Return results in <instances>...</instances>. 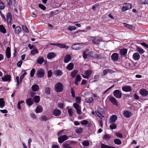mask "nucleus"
<instances>
[{"label": "nucleus", "instance_id": "nucleus-1", "mask_svg": "<svg viewBox=\"0 0 148 148\" xmlns=\"http://www.w3.org/2000/svg\"><path fill=\"white\" fill-rule=\"evenodd\" d=\"M63 131H62L58 134L59 136L61 135L58 138V141L60 143H62L64 141L68 139V136L66 135H62L63 134L62 132Z\"/></svg>", "mask_w": 148, "mask_h": 148}, {"label": "nucleus", "instance_id": "nucleus-2", "mask_svg": "<svg viewBox=\"0 0 148 148\" xmlns=\"http://www.w3.org/2000/svg\"><path fill=\"white\" fill-rule=\"evenodd\" d=\"M54 88L57 92H61L63 90V86L61 83L59 82L55 85Z\"/></svg>", "mask_w": 148, "mask_h": 148}, {"label": "nucleus", "instance_id": "nucleus-3", "mask_svg": "<svg viewBox=\"0 0 148 148\" xmlns=\"http://www.w3.org/2000/svg\"><path fill=\"white\" fill-rule=\"evenodd\" d=\"M91 39L92 40V42L94 44H99L100 42L102 41V39L100 38L99 39L96 38V37L92 36L91 37Z\"/></svg>", "mask_w": 148, "mask_h": 148}, {"label": "nucleus", "instance_id": "nucleus-4", "mask_svg": "<svg viewBox=\"0 0 148 148\" xmlns=\"http://www.w3.org/2000/svg\"><path fill=\"white\" fill-rule=\"evenodd\" d=\"M45 70L41 69H38L36 72V75L39 78L42 77L44 75Z\"/></svg>", "mask_w": 148, "mask_h": 148}, {"label": "nucleus", "instance_id": "nucleus-5", "mask_svg": "<svg viewBox=\"0 0 148 148\" xmlns=\"http://www.w3.org/2000/svg\"><path fill=\"white\" fill-rule=\"evenodd\" d=\"M107 99L108 101L112 103L113 104L115 105L116 106H118V104L115 98L114 97L109 96L107 97Z\"/></svg>", "mask_w": 148, "mask_h": 148}, {"label": "nucleus", "instance_id": "nucleus-6", "mask_svg": "<svg viewBox=\"0 0 148 148\" xmlns=\"http://www.w3.org/2000/svg\"><path fill=\"white\" fill-rule=\"evenodd\" d=\"M92 71L90 70H88L85 72L84 74L82 75V77L84 78H88L92 73Z\"/></svg>", "mask_w": 148, "mask_h": 148}, {"label": "nucleus", "instance_id": "nucleus-7", "mask_svg": "<svg viewBox=\"0 0 148 148\" xmlns=\"http://www.w3.org/2000/svg\"><path fill=\"white\" fill-rule=\"evenodd\" d=\"M113 93L114 96L117 98H120L122 96L121 93L118 90H115Z\"/></svg>", "mask_w": 148, "mask_h": 148}, {"label": "nucleus", "instance_id": "nucleus-8", "mask_svg": "<svg viewBox=\"0 0 148 148\" xmlns=\"http://www.w3.org/2000/svg\"><path fill=\"white\" fill-rule=\"evenodd\" d=\"M73 106L75 109L77 110V113L80 114L82 113L81 111V107L79 104L76 103H73Z\"/></svg>", "mask_w": 148, "mask_h": 148}, {"label": "nucleus", "instance_id": "nucleus-9", "mask_svg": "<svg viewBox=\"0 0 148 148\" xmlns=\"http://www.w3.org/2000/svg\"><path fill=\"white\" fill-rule=\"evenodd\" d=\"M11 79V77L10 75L6 74L2 78V80L3 82H10Z\"/></svg>", "mask_w": 148, "mask_h": 148}, {"label": "nucleus", "instance_id": "nucleus-10", "mask_svg": "<svg viewBox=\"0 0 148 148\" xmlns=\"http://www.w3.org/2000/svg\"><path fill=\"white\" fill-rule=\"evenodd\" d=\"M6 20L8 24H11L12 21V16L10 13H8L7 14Z\"/></svg>", "mask_w": 148, "mask_h": 148}, {"label": "nucleus", "instance_id": "nucleus-11", "mask_svg": "<svg viewBox=\"0 0 148 148\" xmlns=\"http://www.w3.org/2000/svg\"><path fill=\"white\" fill-rule=\"evenodd\" d=\"M140 94L142 96H147L148 94V91L145 89H141L139 91Z\"/></svg>", "mask_w": 148, "mask_h": 148}, {"label": "nucleus", "instance_id": "nucleus-12", "mask_svg": "<svg viewBox=\"0 0 148 148\" xmlns=\"http://www.w3.org/2000/svg\"><path fill=\"white\" fill-rule=\"evenodd\" d=\"M82 45L80 43L74 44L72 46V48L74 50H78L80 49Z\"/></svg>", "mask_w": 148, "mask_h": 148}, {"label": "nucleus", "instance_id": "nucleus-13", "mask_svg": "<svg viewBox=\"0 0 148 148\" xmlns=\"http://www.w3.org/2000/svg\"><path fill=\"white\" fill-rule=\"evenodd\" d=\"M112 60L114 61H116L119 59V55L116 53H113L111 56Z\"/></svg>", "mask_w": 148, "mask_h": 148}, {"label": "nucleus", "instance_id": "nucleus-14", "mask_svg": "<svg viewBox=\"0 0 148 148\" xmlns=\"http://www.w3.org/2000/svg\"><path fill=\"white\" fill-rule=\"evenodd\" d=\"M140 58V56L138 53L136 52L134 53L132 55L133 59L135 61L138 60Z\"/></svg>", "mask_w": 148, "mask_h": 148}, {"label": "nucleus", "instance_id": "nucleus-15", "mask_svg": "<svg viewBox=\"0 0 148 148\" xmlns=\"http://www.w3.org/2000/svg\"><path fill=\"white\" fill-rule=\"evenodd\" d=\"M57 55L54 52H51L48 53L47 56V58L49 59H51L56 57Z\"/></svg>", "mask_w": 148, "mask_h": 148}, {"label": "nucleus", "instance_id": "nucleus-16", "mask_svg": "<svg viewBox=\"0 0 148 148\" xmlns=\"http://www.w3.org/2000/svg\"><path fill=\"white\" fill-rule=\"evenodd\" d=\"M117 117L116 116L113 115L110 118L109 123H114L116 120Z\"/></svg>", "mask_w": 148, "mask_h": 148}, {"label": "nucleus", "instance_id": "nucleus-17", "mask_svg": "<svg viewBox=\"0 0 148 148\" xmlns=\"http://www.w3.org/2000/svg\"><path fill=\"white\" fill-rule=\"evenodd\" d=\"M81 79L82 77L79 74L77 75L75 78V84L77 86L79 84V82L81 81Z\"/></svg>", "mask_w": 148, "mask_h": 148}, {"label": "nucleus", "instance_id": "nucleus-18", "mask_svg": "<svg viewBox=\"0 0 148 148\" xmlns=\"http://www.w3.org/2000/svg\"><path fill=\"white\" fill-rule=\"evenodd\" d=\"M61 113V110L58 109H56L53 111V114L55 116L60 115Z\"/></svg>", "mask_w": 148, "mask_h": 148}, {"label": "nucleus", "instance_id": "nucleus-19", "mask_svg": "<svg viewBox=\"0 0 148 148\" xmlns=\"http://www.w3.org/2000/svg\"><path fill=\"white\" fill-rule=\"evenodd\" d=\"M63 74L62 71L59 69L56 70L54 72V75L57 77L61 76Z\"/></svg>", "mask_w": 148, "mask_h": 148}, {"label": "nucleus", "instance_id": "nucleus-20", "mask_svg": "<svg viewBox=\"0 0 148 148\" xmlns=\"http://www.w3.org/2000/svg\"><path fill=\"white\" fill-rule=\"evenodd\" d=\"M122 89L123 91L125 92H129L132 90L131 87L130 86H125L123 87Z\"/></svg>", "mask_w": 148, "mask_h": 148}, {"label": "nucleus", "instance_id": "nucleus-21", "mask_svg": "<svg viewBox=\"0 0 148 148\" xmlns=\"http://www.w3.org/2000/svg\"><path fill=\"white\" fill-rule=\"evenodd\" d=\"M123 114L127 118L130 117L132 115V114L128 110H125L123 112Z\"/></svg>", "mask_w": 148, "mask_h": 148}, {"label": "nucleus", "instance_id": "nucleus-22", "mask_svg": "<svg viewBox=\"0 0 148 148\" xmlns=\"http://www.w3.org/2000/svg\"><path fill=\"white\" fill-rule=\"evenodd\" d=\"M71 59V57L70 55L67 54L66 55L64 58V62L65 63L69 62Z\"/></svg>", "mask_w": 148, "mask_h": 148}, {"label": "nucleus", "instance_id": "nucleus-23", "mask_svg": "<svg viewBox=\"0 0 148 148\" xmlns=\"http://www.w3.org/2000/svg\"><path fill=\"white\" fill-rule=\"evenodd\" d=\"M114 72L112 70L110 69H104L103 71V75H106L108 73H112Z\"/></svg>", "mask_w": 148, "mask_h": 148}, {"label": "nucleus", "instance_id": "nucleus-24", "mask_svg": "<svg viewBox=\"0 0 148 148\" xmlns=\"http://www.w3.org/2000/svg\"><path fill=\"white\" fill-rule=\"evenodd\" d=\"M6 56L8 58H9L10 57V49L9 47L7 48L6 51Z\"/></svg>", "mask_w": 148, "mask_h": 148}, {"label": "nucleus", "instance_id": "nucleus-25", "mask_svg": "<svg viewBox=\"0 0 148 148\" xmlns=\"http://www.w3.org/2000/svg\"><path fill=\"white\" fill-rule=\"evenodd\" d=\"M33 100L32 98H29L26 100L27 104L29 106H31L33 103Z\"/></svg>", "mask_w": 148, "mask_h": 148}, {"label": "nucleus", "instance_id": "nucleus-26", "mask_svg": "<svg viewBox=\"0 0 148 148\" xmlns=\"http://www.w3.org/2000/svg\"><path fill=\"white\" fill-rule=\"evenodd\" d=\"M32 91L35 92L37 91L39 89V86L37 84H34L31 87Z\"/></svg>", "mask_w": 148, "mask_h": 148}, {"label": "nucleus", "instance_id": "nucleus-27", "mask_svg": "<svg viewBox=\"0 0 148 148\" xmlns=\"http://www.w3.org/2000/svg\"><path fill=\"white\" fill-rule=\"evenodd\" d=\"M42 111V108L40 106H38L36 110V112L37 113L41 112Z\"/></svg>", "mask_w": 148, "mask_h": 148}, {"label": "nucleus", "instance_id": "nucleus-28", "mask_svg": "<svg viewBox=\"0 0 148 148\" xmlns=\"http://www.w3.org/2000/svg\"><path fill=\"white\" fill-rule=\"evenodd\" d=\"M57 46L58 47L62 48H66V49H67L69 48L67 46L64 44L60 43H57Z\"/></svg>", "mask_w": 148, "mask_h": 148}, {"label": "nucleus", "instance_id": "nucleus-29", "mask_svg": "<svg viewBox=\"0 0 148 148\" xmlns=\"http://www.w3.org/2000/svg\"><path fill=\"white\" fill-rule=\"evenodd\" d=\"M0 31L3 34H5L6 33L5 27L2 25H0Z\"/></svg>", "mask_w": 148, "mask_h": 148}, {"label": "nucleus", "instance_id": "nucleus-30", "mask_svg": "<svg viewBox=\"0 0 148 148\" xmlns=\"http://www.w3.org/2000/svg\"><path fill=\"white\" fill-rule=\"evenodd\" d=\"M74 65L72 63H69L66 67V69L69 70H72L74 67Z\"/></svg>", "mask_w": 148, "mask_h": 148}, {"label": "nucleus", "instance_id": "nucleus-31", "mask_svg": "<svg viewBox=\"0 0 148 148\" xmlns=\"http://www.w3.org/2000/svg\"><path fill=\"white\" fill-rule=\"evenodd\" d=\"M21 31V28L19 26H17L15 29V32L16 34H19Z\"/></svg>", "mask_w": 148, "mask_h": 148}, {"label": "nucleus", "instance_id": "nucleus-32", "mask_svg": "<svg viewBox=\"0 0 148 148\" xmlns=\"http://www.w3.org/2000/svg\"><path fill=\"white\" fill-rule=\"evenodd\" d=\"M44 62L43 58L42 57H39L37 60V62L39 64H41Z\"/></svg>", "mask_w": 148, "mask_h": 148}, {"label": "nucleus", "instance_id": "nucleus-33", "mask_svg": "<svg viewBox=\"0 0 148 148\" xmlns=\"http://www.w3.org/2000/svg\"><path fill=\"white\" fill-rule=\"evenodd\" d=\"M78 71L76 70H74L72 71L71 73V76L72 77H74L77 73Z\"/></svg>", "mask_w": 148, "mask_h": 148}, {"label": "nucleus", "instance_id": "nucleus-34", "mask_svg": "<svg viewBox=\"0 0 148 148\" xmlns=\"http://www.w3.org/2000/svg\"><path fill=\"white\" fill-rule=\"evenodd\" d=\"M127 50L126 49H123L121 50L120 53L123 56H124L127 53Z\"/></svg>", "mask_w": 148, "mask_h": 148}, {"label": "nucleus", "instance_id": "nucleus-35", "mask_svg": "<svg viewBox=\"0 0 148 148\" xmlns=\"http://www.w3.org/2000/svg\"><path fill=\"white\" fill-rule=\"evenodd\" d=\"M136 48L137 51L141 54H143L145 52L143 49L138 46Z\"/></svg>", "mask_w": 148, "mask_h": 148}, {"label": "nucleus", "instance_id": "nucleus-36", "mask_svg": "<svg viewBox=\"0 0 148 148\" xmlns=\"http://www.w3.org/2000/svg\"><path fill=\"white\" fill-rule=\"evenodd\" d=\"M34 99L35 103H38L40 101V98L39 96H36L34 97Z\"/></svg>", "mask_w": 148, "mask_h": 148}, {"label": "nucleus", "instance_id": "nucleus-37", "mask_svg": "<svg viewBox=\"0 0 148 148\" xmlns=\"http://www.w3.org/2000/svg\"><path fill=\"white\" fill-rule=\"evenodd\" d=\"M5 102L4 101L3 98L0 99V107L1 108L5 106Z\"/></svg>", "mask_w": 148, "mask_h": 148}, {"label": "nucleus", "instance_id": "nucleus-38", "mask_svg": "<svg viewBox=\"0 0 148 148\" xmlns=\"http://www.w3.org/2000/svg\"><path fill=\"white\" fill-rule=\"evenodd\" d=\"M114 143L117 145H119L121 144V142L120 140L119 139H115L114 140Z\"/></svg>", "mask_w": 148, "mask_h": 148}, {"label": "nucleus", "instance_id": "nucleus-39", "mask_svg": "<svg viewBox=\"0 0 148 148\" xmlns=\"http://www.w3.org/2000/svg\"><path fill=\"white\" fill-rule=\"evenodd\" d=\"M101 148H116L114 147H111L104 144H102L101 146Z\"/></svg>", "mask_w": 148, "mask_h": 148}, {"label": "nucleus", "instance_id": "nucleus-40", "mask_svg": "<svg viewBox=\"0 0 148 148\" xmlns=\"http://www.w3.org/2000/svg\"><path fill=\"white\" fill-rule=\"evenodd\" d=\"M124 6H125L127 8H128V9H131L132 8V5L131 4L129 3H125L123 5Z\"/></svg>", "mask_w": 148, "mask_h": 148}, {"label": "nucleus", "instance_id": "nucleus-41", "mask_svg": "<svg viewBox=\"0 0 148 148\" xmlns=\"http://www.w3.org/2000/svg\"><path fill=\"white\" fill-rule=\"evenodd\" d=\"M94 101L93 98L91 97H89L86 98V102L88 103H90Z\"/></svg>", "mask_w": 148, "mask_h": 148}, {"label": "nucleus", "instance_id": "nucleus-42", "mask_svg": "<svg viewBox=\"0 0 148 148\" xmlns=\"http://www.w3.org/2000/svg\"><path fill=\"white\" fill-rule=\"evenodd\" d=\"M38 51L36 49H34L31 51V54L33 55H34L38 53Z\"/></svg>", "mask_w": 148, "mask_h": 148}, {"label": "nucleus", "instance_id": "nucleus-43", "mask_svg": "<svg viewBox=\"0 0 148 148\" xmlns=\"http://www.w3.org/2000/svg\"><path fill=\"white\" fill-rule=\"evenodd\" d=\"M74 110L72 109H69L68 110V112L69 116H73Z\"/></svg>", "mask_w": 148, "mask_h": 148}, {"label": "nucleus", "instance_id": "nucleus-44", "mask_svg": "<svg viewBox=\"0 0 148 148\" xmlns=\"http://www.w3.org/2000/svg\"><path fill=\"white\" fill-rule=\"evenodd\" d=\"M123 25L125 27L130 29H132L133 27V26L132 25L127 24L126 23H124Z\"/></svg>", "mask_w": 148, "mask_h": 148}, {"label": "nucleus", "instance_id": "nucleus-45", "mask_svg": "<svg viewBox=\"0 0 148 148\" xmlns=\"http://www.w3.org/2000/svg\"><path fill=\"white\" fill-rule=\"evenodd\" d=\"M99 77V75H96L94 76L93 79H94L92 81V82H95L97 81L98 80V79Z\"/></svg>", "mask_w": 148, "mask_h": 148}, {"label": "nucleus", "instance_id": "nucleus-46", "mask_svg": "<svg viewBox=\"0 0 148 148\" xmlns=\"http://www.w3.org/2000/svg\"><path fill=\"white\" fill-rule=\"evenodd\" d=\"M76 29V27L74 26H69L68 28V29L71 31L75 30Z\"/></svg>", "mask_w": 148, "mask_h": 148}, {"label": "nucleus", "instance_id": "nucleus-47", "mask_svg": "<svg viewBox=\"0 0 148 148\" xmlns=\"http://www.w3.org/2000/svg\"><path fill=\"white\" fill-rule=\"evenodd\" d=\"M35 72V69H32L30 73V76L31 77H34Z\"/></svg>", "mask_w": 148, "mask_h": 148}, {"label": "nucleus", "instance_id": "nucleus-48", "mask_svg": "<svg viewBox=\"0 0 148 148\" xmlns=\"http://www.w3.org/2000/svg\"><path fill=\"white\" fill-rule=\"evenodd\" d=\"M111 130L115 129L116 127V125L114 123H112L109 126Z\"/></svg>", "mask_w": 148, "mask_h": 148}, {"label": "nucleus", "instance_id": "nucleus-49", "mask_svg": "<svg viewBox=\"0 0 148 148\" xmlns=\"http://www.w3.org/2000/svg\"><path fill=\"white\" fill-rule=\"evenodd\" d=\"M82 144L84 146H87L89 145V143L88 141L84 140L82 143Z\"/></svg>", "mask_w": 148, "mask_h": 148}, {"label": "nucleus", "instance_id": "nucleus-50", "mask_svg": "<svg viewBox=\"0 0 148 148\" xmlns=\"http://www.w3.org/2000/svg\"><path fill=\"white\" fill-rule=\"evenodd\" d=\"M83 130L82 128H78L76 130L75 132L78 134H80L82 132Z\"/></svg>", "mask_w": 148, "mask_h": 148}, {"label": "nucleus", "instance_id": "nucleus-51", "mask_svg": "<svg viewBox=\"0 0 148 148\" xmlns=\"http://www.w3.org/2000/svg\"><path fill=\"white\" fill-rule=\"evenodd\" d=\"M110 138V136L108 134H106L103 137V138L107 140H109Z\"/></svg>", "mask_w": 148, "mask_h": 148}, {"label": "nucleus", "instance_id": "nucleus-52", "mask_svg": "<svg viewBox=\"0 0 148 148\" xmlns=\"http://www.w3.org/2000/svg\"><path fill=\"white\" fill-rule=\"evenodd\" d=\"M45 92L47 94H49L50 93V88L49 87H47L45 89Z\"/></svg>", "mask_w": 148, "mask_h": 148}, {"label": "nucleus", "instance_id": "nucleus-53", "mask_svg": "<svg viewBox=\"0 0 148 148\" xmlns=\"http://www.w3.org/2000/svg\"><path fill=\"white\" fill-rule=\"evenodd\" d=\"M71 93L72 95V96L74 98L75 97V92L74 91V90H73V88H71Z\"/></svg>", "mask_w": 148, "mask_h": 148}, {"label": "nucleus", "instance_id": "nucleus-54", "mask_svg": "<svg viewBox=\"0 0 148 148\" xmlns=\"http://www.w3.org/2000/svg\"><path fill=\"white\" fill-rule=\"evenodd\" d=\"M4 8V5L3 3L0 1V9L3 10Z\"/></svg>", "mask_w": 148, "mask_h": 148}, {"label": "nucleus", "instance_id": "nucleus-55", "mask_svg": "<svg viewBox=\"0 0 148 148\" xmlns=\"http://www.w3.org/2000/svg\"><path fill=\"white\" fill-rule=\"evenodd\" d=\"M95 112L96 114L99 117H101L103 116L101 114V113H100V112H99L98 111H95Z\"/></svg>", "mask_w": 148, "mask_h": 148}, {"label": "nucleus", "instance_id": "nucleus-56", "mask_svg": "<svg viewBox=\"0 0 148 148\" xmlns=\"http://www.w3.org/2000/svg\"><path fill=\"white\" fill-rule=\"evenodd\" d=\"M99 5V4L98 3H97L92 6V8L93 10H95V8L98 7Z\"/></svg>", "mask_w": 148, "mask_h": 148}, {"label": "nucleus", "instance_id": "nucleus-57", "mask_svg": "<svg viewBox=\"0 0 148 148\" xmlns=\"http://www.w3.org/2000/svg\"><path fill=\"white\" fill-rule=\"evenodd\" d=\"M22 28L23 30L24 31V32H28V29L25 25H23L22 26Z\"/></svg>", "mask_w": 148, "mask_h": 148}, {"label": "nucleus", "instance_id": "nucleus-58", "mask_svg": "<svg viewBox=\"0 0 148 148\" xmlns=\"http://www.w3.org/2000/svg\"><path fill=\"white\" fill-rule=\"evenodd\" d=\"M88 121L86 120H84L82 121L81 123V124L83 125H86L88 123Z\"/></svg>", "mask_w": 148, "mask_h": 148}, {"label": "nucleus", "instance_id": "nucleus-59", "mask_svg": "<svg viewBox=\"0 0 148 148\" xmlns=\"http://www.w3.org/2000/svg\"><path fill=\"white\" fill-rule=\"evenodd\" d=\"M39 7L41 9L45 10L46 9V7L45 6L41 4H39L38 5Z\"/></svg>", "mask_w": 148, "mask_h": 148}, {"label": "nucleus", "instance_id": "nucleus-60", "mask_svg": "<svg viewBox=\"0 0 148 148\" xmlns=\"http://www.w3.org/2000/svg\"><path fill=\"white\" fill-rule=\"evenodd\" d=\"M81 99L80 97H76V102L77 103H80L81 102Z\"/></svg>", "mask_w": 148, "mask_h": 148}, {"label": "nucleus", "instance_id": "nucleus-61", "mask_svg": "<svg viewBox=\"0 0 148 148\" xmlns=\"http://www.w3.org/2000/svg\"><path fill=\"white\" fill-rule=\"evenodd\" d=\"M64 148H73L70 146L69 145L65 143L63 144Z\"/></svg>", "mask_w": 148, "mask_h": 148}, {"label": "nucleus", "instance_id": "nucleus-62", "mask_svg": "<svg viewBox=\"0 0 148 148\" xmlns=\"http://www.w3.org/2000/svg\"><path fill=\"white\" fill-rule=\"evenodd\" d=\"M41 119L43 121H46L48 119L47 117L45 116H43L41 117Z\"/></svg>", "mask_w": 148, "mask_h": 148}, {"label": "nucleus", "instance_id": "nucleus-63", "mask_svg": "<svg viewBox=\"0 0 148 148\" xmlns=\"http://www.w3.org/2000/svg\"><path fill=\"white\" fill-rule=\"evenodd\" d=\"M52 73L51 70H49L48 71L47 73V76L49 77H50L52 76Z\"/></svg>", "mask_w": 148, "mask_h": 148}, {"label": "nucleus", "instance_id": "nucleus-64", "mask_svg": "<svg viewBox=\"0 0 148 148\" xmlns=\"http://www.w3.org/2000/svg\"><path fill=\"white\" fill-rule=\"evenodd\" d=\"M88 56V54L85 52H83V56L84 59H86L87 58V56Z\"/></svg>", "mask_w": 148, "mask_h": 148}]
</instances>
